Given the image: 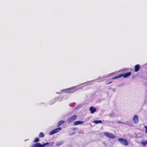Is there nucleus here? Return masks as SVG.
<instances>
[{
	"label": "nucleus",
	"instance_id": "1",
	"mask_svg": "<svg viewBox=\"0 0 147 147\" xmlns=\"http://www.w3.org/2000/svg\"><path fill=\"white\" fill-rule=\"evenodd\" d=\"M131 74V72H130L127 73H125L124 74H119L118 76H116L111 78L112 79H114L121 77L122 76L124 78H127L130 76Z\"/></svg>",
	"mask_w": 147,
	"mask_h": 147
},
{
	"label": "nucleus",
	"instance_id": "2",
	"mask_svg": "<svg viewBox=\"0 0 147 147\" xmlns=\"http://www.w3.org/2000/svg\"><path fill=\"white\" fill-rule=\"evenodd\" d=\"M118 140L122 145L125 146H127L129 145L127 141L124 139L120 138L118 139Z\"/></svg>",
	"mask_w": 147,
	"mask_h": 147
},
{
	"label": "nucleus",
	"instance_id": "3",
	"mask_svg": "<svg viewBox=\"0 0 147 147\" xmlns=\"http://www.w3.org/2000/svg\"><path fill=\"white\" fill-rule=\"evenodd\" d=\"M103 134L105 136L109 138L113 139L116 137L115 135H113L112 133H110L109 132H104Z\"/></svg>",
	"mask_w": 147,
	"mask_h": 147
},
{
	"label": "nucleus",
	"instance_id": "4",
	"mask_svg": "<svg viewBox=\"0 0 147 147\" xmlns=\"http://www.w3.org/2000/svg\"><path fill=\"white\" fill-rule=\"evenodd\" d=\"M77 118V116L76 115H74L70 117L67 119L68 123L72 122L75 121Z\"/></svg>",
	"mask_w": 147,
	"mask_h": 147
},
{
	"label": "nucleus",
	"instance_id": "5",
	"mask_svg": "<svg viewBox=\"0 0 147 147\" xmlns=\"http://www.w3.org/2000/svg\"><path fill=\"white\" fill-rule=\"evenodd\" d=\"M61 129L62 128L61 127H59L51 131L50 133L49 134L50 135H53L55 133L59 132V131H61Z\"/></svg>",
	"mask_w": 147,
	"mask_h": 147
},
{
	"label": "nucleus",
	"instance_id": "6",
	"mask_svg": "<svg viewBox=\"0 0 147 147\" xmlns=\"http://www.w3.org/2000/svg\"><path fill=\"white\" fill-rule=\"evenodd\" d=\"M138 116L135 115L133 118V121L135 123H137L138 122Z\"/></svg>",
	"mask_w": 147,
	"mask_h": 147
},
{
	"label": "nucleus",
	"instance_id": "7",
	"mask_svg": "<svg viewBox=\"0 0 147 147\" xmlns=\"http://www.w3.org/2000/svg\"><path fill=\"white\" fill-rule=\"evenodd\" d=\"M89 110L91 113H93L96 111V109L93 107L91 106Z\"/></svg>",
	"mask_w": 147,
	"mask_h": 147
},
{
	"label": "nucleus",
	"instance_id": "8",
	"mask_svg": "<svg viewBox=\"0 0 147 147\" xmlns=\"http://www.w3.org/2000/svg\"><path fill=\"white\" fill-rule=\"evenodd\" d=\"M84 123V121H78L74 122V125H78L79 124H80L83 123Z\"/></svg>",
	"mask_w": 147,
	"mask_h": 147
},
{
	"label": "nucleus",
	"instance_id": "9",
	"mask_svg": "<svg viewBox=\"0 0 147 147\" xmlns=\"http://www.w3.org/2000/svg\"><path fill=\"white\" fill-rule=\"evenodd\" d=\"M32 147H43V146L40 143H36L33 145Z\"/></svg>",
	"mask_w": 147,
	"mask_h": 147
},
{
	"label": "nucleus",
	"instance_id": "10",
	"mask_svg": "<svg viewBox=\"0 0 147 147\" xmlns=\"http://www.w3.org/2000/svg\"><path fill=\"white\" fill-rule=\"evenodd\" d=\"M140 66L139 65L137 64L135 65L134 68V71L135 72L138 71L140 68Z\"/></svg>",
	"mask_w": 147,
	"mask_h": 147
},
{
	"label": "nucleus",
	"instance_id": "11",
	"mask_svg": "<svg viewBox=\"0 0 147 147\" xmlns=\"http://www.w3.org/2000/svg\"><path fill=\"white\" fill-rule=\"evenodd\" d=\"M65 122V121L63 120H61L59 121L57 124V126L59 127L62 124Z\"/></svg>",
	"mask_w": 147,
	"mask_h": 147
},
{
	"label": "nucleus",
	"instance_id": "12",
	"mask_svg": "<svg viewBox=\"0 0 147 147\" xmlns=\"http://www.w3.org/2000/svg\"><path fill=\"white\" fill-rule=\"evenodd\" d=\"M45 136L44 134L42 132H40L39 134V138H43Z\"/></svg>",
	"mask_w": 147,
	"mask_h": 147
},
{
	"label": "nucleus",
	"instance_id": "13",
	"mask_svg": "<svg viewBox=\"0 0 147 147\" xmlns=\"http://www.w3.org/2000/svg\"><path fill=\"white\" fill-rule=\"evenodd\" d=\"M93 122L96 124L98 123H102V121L101 120H94L93 121Z\"/></svg>",
	"mask_w": 147,
	"mask_h": 147
},
{
	"label": "nucleus",
	"instance_id": "14",
	"mask_svg": "<svg viewBox=\"0 0 147 147\" xmlns=\"http://www.w3.org/2000/svg\"><path fill=\"white\" fill-rule=\"evenodd\" d=\"M141 144L144 146L147 144V142L146 140H143L141 142Z\"/></svg>",
	"mask_w": 147,
	"mask_h": 147
},
{
	"label": "nucleus",
	"instance_id": "15",
	"mask_svg": "<svg viewBox=\"0 0 147 147\" xmlns=\"http://www.w3.org/2000/svg\"><path fill=\"white\" fill-rule=\"evenodd\" d=\"M39 141V139L38 138H36L33 141L34 143H37Z\"/></svg>",
	"mask_w": 147,
	"mask_h": 147
},
{
	"label": "nucleus",
	"instance_id": "16",
	"mask_svg": "<svg viewBox=\"0 0 147 147\" xmlns=\"http://www.w3.org/2000/svg\"><path fill=\"white\" fill-rule=\"evenodd\" d=\"M48 144H49V143H46L44 144H42V145L43 146V147H44L46 145H47Z\"/></svg>",
	"mask_w": 147,
	"mask_h": 147
},
{
	"label": "nucleus",
	"instance_id": "17",
	"mask_svg": "<svg viewBox=\"0 0 147 147\" xmlns=\"http://www.w3.org/2000/svg\"><path fill=\"white\" fill-rule=\"evenodd\" d=\"M144 127L146 129V133L147 134V126H145Z\"/></svg>",
	"mask_w": 147,
	"mask_h": 147
},
{
	"label": "nucleus",
	"instance_id": "18",
	"mask_svg": "<svg viewBox=\"0 0 147 147\" xmlns=\"http://www.w3.org/2000/svg\"><path fill=\"white\" fill-rule=\"evenodd\" d=\"M118 123H122V124L124 123L123 122H121L120 121H118Z\"/></svg>",
	"mask_w": 147,
	"mask_h": 147
},
{
	"label": "nucleus",
	"instance_id": "19",
	"mask_svg": "<svg viewBox=\"0 0 147 147\" xmlns=\"http://www.w3.org/2000/svg\"><path fill=\"white\" fill-rule=\"evenodd\" d=\"M108 82H107V84H111V83L112 82V81L110 82L109 81Z\"/></svg>",
	"mask_w": 147,
	"mask_h": 147
},
{
	"label": "nucleus",
	"instance_id": "20",
	"mask_svg": "<svg viewBox=\"0 0 147 147\" xmlns=\"http://www.w3.org/2000/svg\"><path fill=\"white\" fill-rule=\"evenodd\" d=\"M109 80H110V79H109ZM107 81H108H108H109V80H107Z\"/></svg>",
	"mask_w": 147,
	"mask_h": 147
},
{
	"label": "nucleus",
	"instance_id": "21",
	"mask_svg": "<svg viewBox=\"0 0 147 147\" xmlns=\"http://www.w3.org/2000/svg\"><path fill=\"white\" fill-rule=\"evenodd\" d=\"M76 128H74L73 129H76Z\"/></svg>",
	"mask_w": 147,
	"mask_h": 147
},
{
	"label": "nucleus",
	"instance_id": "22",
	"mask_svg": "<svg viewBox=\"0 0 147 147\" xmlns=\"http://www.w3.org/2000/svg\"><path fill=\"white\" fill-rule=\"evenodd\" d=\"M59 145H57V146H59Z\"/></svg>",
	"mask_w": 147,
	"mask_h": 147
}]
</instances>
